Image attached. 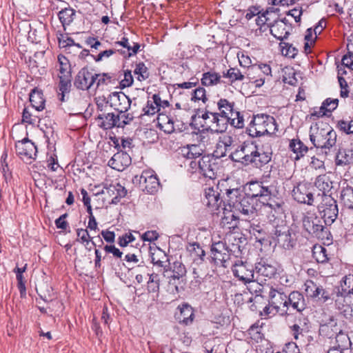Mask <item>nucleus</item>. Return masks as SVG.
I'll return each instance as SVG.
<instances>
[{
  "instance_id": "nucleus-23",
  "label": "nucleus",
  "mask_w": 353,
  "mask_h": 353,
  "mask_svg": "<svg viewBox=\"0 0 353 353\" xmlns=\"http://www.w3.org/2000/svg\"><path fill=\"white\" fill-rule=\"evenodd\" d=\"M240 199L234 209L246 216L254 214L256 208L254 207L253 199L245 194Z\"/></svg>"
},
{
  "instance_id": "nucleus-9",
  "label": "nucleus",
  "mask_w": 353,
  "mask_h": 353,
  "mask_svg": "<svg viewBox=\"0 0 353 353\" xmlns=\"http://www.w3.org/2000/svg\"><path fill=\"white\" fill-rule=\"evenodd\" d=\"M319 208L320 212L323 214L324 223L325 225L333 223L339 212L336 201L330 196L324 194Z\"/></svg>"
},
{
  "instance_id": "nucleus-46",
  "label": "nucleus",
  "mask_w": 353,
  "mask_h": 353,
  "mask_svg": "<svg viewBox=\"0 0 353 353\" xmlns=\"http://www.w3.org/2000/svg\"><path fill=\"white\" fill-rule=\"evenodd\" d=\"M315 186L325 194V192H328L331 188V182L329 177L325 174L318 176L314 182Z\"/></svg>"
},
{
  "instance_id": "nucleus-54",
  "label": "nucleus",
  "mask_w": 353,
  "mask_h": 353,
  "mask_svg": "<svg viewBox=\"0 0 353 353\" xmlns=\"http://www.w3.org/2000/svg\"><path fill=\"white\" fill-rule=\"evenodd\" d=\"M221 224L223 227H227L230 229L234 228L236 225V217L233 213H228V215H225L221 221Z\"/></svg>"
},
{
  "instance_id": "nucleus-13",
  "label": "nucleus",
  "mask_w": 353,
  "mask_h": 353,
  "mask_svg": "<svg viewBox=\"0 0 353 353\" xmlns=\"http://www.w3.org/2000/svg\"><path fill=\"white\" fill-rule=\"evenodd\" d=\"M212 259L215 263L227 267L226 263L230 258V251L226 243L223 241L214 243L211 247Z\"/></svg>"
},
{
  "instance_id": "nucleus-51",
  "label": "nucleus",
  "mask_w": 353,
  "mask_h": 353,
  "mask_svg": "<svg viewBox=\"0 0 353 353\" xmlns=\"http://www.w3.org/2000/svg\"><path fill=\"white\" fill-rule=\"evenodd\" d=\"M313 256L318 263H325L328 260L327 250L322 246L314 248Z\"/></svg>"
},
{
  "instance_id": "nucleus-35",
  "label": "nucleus",
  "mask_w": 353,
  "mask_h": 353,
  "mask_svg": "<svg viewBox=\"0 0 353 353\" xmlns=\"http://www.w3.org/2000/svg\"><path fill=\"white\" fill-rule=\"evenodd\" d=\"M157 120L159 127L165 133L170 134L174 132V120L171 117L164 114H159Z\"/></svg>"
},
{
  "instance_id": "nucleus-27",
  "label": "nucleus",
  "mask_w": 353,
  "mask_h": 353,
  "mask_svg": "<svg viewBox=\"0 0 353 353\" xmlns=\"http://www.w3.org/2000/svg\"><path fill=\"white\" fill-rule=\"evenodd\" d=\"M178 309L180 312L177 316L179 323L185 325L191 324L194 319L193 308L188 304H183Z\"/></svg>"
},
{
  "instance_id": "nucleus-2",
  "label": "nucleus",
  "mask_w": 353,
  "mask_h": 353,
  "mask_svg": "<svg viewBox=\"0 0 353 353\" xmlns=\"http://www.w3.org/2000/svg\"><path fill=\"white\" fill-rule=\"evenodd\" d=\"M336 133L327 123H316L310 127V139L317 148L330 150L336 142Z\"/></svg>"
},
{
  "instance_id": "nucleus-47",
  "label": "nucleus",
  "mask_w": 353,
  "mask_h": 353,
  "mask_svg": "<svg viewBox=\"0 0 353 353\" xmlns=\"http://www.w3.org/2000/svg\"><path fill=\"white\" fill-rule=\"evenodd\" d=\"M223 77L229 79L231 83L243 81L245 78V75L236 68H230L225 73H223Z\"/></svg>"
},
{
  "instance_id": "nucleus-61",
  "label": "nucleus",
  "mask_w": 353,
  "mask_h": 353,
  "mask_svg": "<svg viewBox=\"0 0 353 353\" xmlns=\"http://www.w3.org/2000/svg\"><path fill=\"white\" fill-rule=\"evenodd\" d=\"M133 77L130 70L124 72V78L121 81V86L126 88L132 85L133 83Z\"/></svg>"
},
{
  "instance_id": "nucleus-28",
  "label": "nucleus",
  "mask_w": 353,
  "mask_h": 353,
  "mask_svg": "<svg viewBox=\"0 0 353 353\" xmlns=\"http://www.w3.org/2000/svg\"><path fill=\"white\" fill-rule=\"evenodd\" d=\"M255 270L257 274L268 278L274 276L277 271L274 265L265 261H261L256 263Z\"/></svg>"
},
{
  "instance_id": "nucleus-63",
  "label": "nucleus",
  "mask_w": 353,
  "mask_h": 353,
  "mask_svg": "<svg viewBox=\"0 0 353 353\" xmlns=\"http://www.w3.org/2000/svg\"><path fill=\"white\" fill-rule=\"evenodd\" d=\"M239 62L241 66L247 68L249 67L252 64V61L250 57L242 52L241 54H238Z\"/></svg>"
},
{
  "instance_id": "nucleus-56",
  "label": "nucleus",
  "mask_w": 353,
  "mask_h": 353,
  "mask_svg": "<svg viewBox=\"0 0 353 353\" xmlns=\"http://www.w3.org/2000/svg\"><path fill=\"white\" fill-rule=\"evenodd\" d=\"M192 100L194 101H201L203 103H205L207 97L205 88L199 87L195 89L192 96Z\"/></svg>"
},
{
  "instance_id": "nucleus-26",
  "label": "nucleus",
  "mask_w": 353,
  "mask_h": 353,
  "mask_svg": "<svg viewBox=\"0 0 353 353\" xmlns=\"http://www.w3.org/2000/svg\"><path fill=\"white\" fill-rule=\"evenodd\" d=\"M220 133L221 132H214L210 130H206L203 128V130L199 132V134L197 136V139L198 141L199 142V145L205 148H212L215 144L217 135H219Z\"/></svg>"
},
{
  "instance_id": "nucleus-4",
  "label": "nucleus",
  "mask_w": 353,
  "mask_h": 353,
  "mask_svg": "<svg viewBox=\"0 0 353 353\" xmlns=\"http://www.w3.org/2000/svg\"><path fill=\"white\" fill-rule=\"evenodd\" d=\"M194 121L203 129L214 132H224L228 128L225 119H221L217 112H211L207 108L197 113Z\"/></svg>"
},
{
  "instance_id": "nucleus-5",
  "label": "nucleus",
  "mask_w": 353,
  "mask_h": 353,
  "mask_svg": "<svg viewBox=\"0 0 353 353\" xmlns=\"http://www.w3.org/2000/svg\"><path fill=\"white\" fill-rule=\"evenodd\" d=\"M234 103L225 99H221L217 102L218 114L221 119H224L225 124L231 125L236 128H242L244 125L243 117L240 112L234 109Z\"/></svg>"
},
{
  "instance_id": "nucleus-16",
  "label": "nucleus",
  "mask_w": 353,
  "mask_h": 353,
  "mask_svg": "<svg viewBox=\"0 0 353 353\" xmlns=\"http://www.w3.org/2000/svg\"><path fill=\"white\" fill-rule=\"evenodd\" d=\"M111 107L119 112H127L130 108L132 101L123 92H113L110 96Z\"/></svg>"
},
{
  "instance_id": "nucleus-11",
  "label": "nucleus",
  "mask_w": 353,
  "mask_h": 353,
  "mask_svg": "<svg viewBox=\"0 0 353 353\" xmlns=\"http://www.w3.org/2000/svg\"><path fill=\"white\" fill-rule=\"evenodd\" d=\"M234 143V138L229 133L221 132L217 135L214 151L216 157H223L231 150Z\"/></svg>"
},
{
  "instance_id": "nucleus-45",
  "label": "nucleus",
  "mask_w": 353,
  "mask_h": 353,
  "mask_svg": "<svg viewBox=\"0 0 353 353\" xmlns=\"http://www.w3.org/2000/svg\"><path fill=\"white\" fill-rule=\"evenodd\" d=\"M341 293L353 296V274L345 276L341 282Z\"/></svg>"
},
{
  "instance_id": "nucleus-40",
  "label": "nucleus",
  "mask_w": 353,
  "mask_h": 353,
  "mask_svg": "<svg viewBox=\"0 0 353 353\" xmlns=\"http://www.w3.org/2000/svg\"><path fill=\"white\" fill-rule=\"evenodd\" d=\"M186 249L194 261H203L205 253L198 243H189Z\"/></svg>"
},
{
  "instance_id": "nucleus-21",
  "label": "nucleus",
  "mask_w": 353,
  "mask_h": 353,
  "mask_svg": "<svg viewBox=\"0 0 353 353\" xmlns=\"http://www.w3.org/2000/svg\"><path fill=\"white\" fill-rule=\"evenodd\" d=\"M131 163V158L127 152H118L108 161V165L112 169L123 171Z\"/></svg>"
},
{
  "instance_id": "nucleus-62",
  "label": "nucleus",
  "mask_w": 353,
  "mask_h": 353,
  "mask_svg": "<svg viewBox=\"0 0 353 353\" xmlns=\"http://www.w3.org/2000/svg\"><path fill=\"white\" fill-rule=\"evenodd\" d=\"M16 277L17 280V287L20 292L21 296L26 294V281L24 279L23 275L21 274H16Z\"/></svg>"
},
{
  "instance_id": "nucleus-15",
  "label": "nucleus",
  "mask_w": 353,
  "mask_h": 353,
  "mask_svg": "<svg viewBox=\"0 0 353 353\" xmlns=\"http://www.w3.org/2000/svg\"><path fill=\"white\" fill-rule=\"evenodd\" d=\"M292 196L297 202L309 205H313L314 197L306 183H299L294 188L292 192Z\"/></svg>"
},
{
  "instance_id": "nucleus-18",
  "label": "nucleus",
  "mask_w": 353,
  "mask_h": 353,
  "mask_svg": "<svg viewBox=\"0 0 353 353\" xmlns=\"http://www.w3.org/2000/svg\"><path fill=\"white\" fill-rule=\"evenodd\" d=\"M16 152L21 158L27 159H32L37 152V148L34 143L28 139H23L19 141L15 145Z\"/></svg>"
},
{
  "instance_id": "nucleus-6",
  "label": "nucleus",
  "mask_w": 353,
  "mask_h": 353,
  "mask_svg": "<svg viewBox=\"0 0 353 353\" xmlns=\"http://www.w3.org/2000/svg\"><path fill=\"white\" fill-rule=\"evenodd\" d=\"M232 272L234 276L244 284H250L249 290L251 288H256L255 292L261 291V285L255 282L254 279V270L253 265L242 260H236L232 265Z\"/></svg>"
},
{
  "instance_id": "nucleus-58",
  "label": "nucleus",
  "mask_w": 353,
  "mask_h": 353,
  "mask_svg": "<svg viewBox=\"0 0 353 353\" xmlns=\"http://www.w3.org/2000/svg\"><path fill=\"white\" fill-rule=\"evenodd\" d=\"M149 281L148 282V288H152V292H156L159 288V279L157 274H149Z\"/></svg>"
},
{
  "instance_id": "nucleus-12",
  "label": "nucleus",
  "mask_w": 353,
  "mask_h": 353,
  "mask_svg": "<svg viewBox=\"0 0 353 353\" xmlns=\"http://www.w3.org/2000/svg\"><path fill=\"white\" fill-rule=\"evenodd\" d=\"M94 78L96 72L93 70L83 68L78 72L74 85L78 89L88 90L94 86Z\"/></svg>"
},
{
  "instance_id": "nucleus-20",
  "label": "nucleus",
  "mask_w": 353,
  "mask_h": 353,
  "mask_svg": "<svg viewBox=\"0 0 353 353\" xmlns=\"http://www.w3.org/2000/svg\"><path fill=\"white\" fill-rule=\"evenodd\" d=\"M306 302L304 296L298 291H292L288 295V311L291 307L293 310L301 313L306 308Z\"/></svg>"
},
{
  "instance_id": "nucleus-50",
  "label": "nucleus",
  "mask_w": 353,
  "mask_h": 353,
  "mask_svg": "<svg viewBox=\"0 0 353 353\" xmlns=\"http://www.w3.org/2000/svg\"><path fill=\"white\" fill-rule=\"evenodd\" d=\"M134 73L135 75H137V79L139 81H145L150 77L148 68L143 62H139L136 64Z\"/></svg>"
},
{
  "instance_id": "nucleus-64",
  "label": "nucleus",
  "mask_w": 353,
  "mask_h": 353,
  "mask_svg": "<svg viewBox=\"0 0 353 353\" xmlns=\"http://www.w3.org/2000/svg\"><path fill=\"white\" fill-rule=\"evenodd\" d=\"M135 240V237L131 233H126L119 237V244L121 247L126 246L129 243Z\"/></svg>"
},
{
  "instance_id": "nucleus-25",
  "label": "nucleus",
  "mask_w": 353,
  "mask_h": 353,
  "mask_svg": "<svg viewBox=\"0 0 353 353\" xmlns=\"http://www.w3.org/2000/svg\"><path fill=\"white\" fill-rule=\"evenodd\" d=\"M186 274V270L181 262L176 261L173 263L172 270H168L163 272V276L169 279L170 284H175L174 282H172V281L179 280L181 278L183 277Z\"/></svg>"
},
{
  "instance_id": "nucleus-59",
  "label": "nucleus",
  "mask_w": 353,
  "mask_h": 353,
  "mask_svg": "<svg viewBox=\"0 0 353 353\" xmlns=\"http://www.w3.org/2000/svg\"><path fill=\"white\" fill-rule=\"evenodd\" d=\"M115 189L117 195L112 198V203H117L121 198L125 196L127 190L125 188L119 183H115Z\"/></svg>"
},
{
  "instance_id": "nucleus-7",
  "label": "nucleus",
  "mask_w": 353,
  "mask_h": 353,
  "mask_svg": "<svg viewBox=\"0 0 353 353\" xmlns=\"http://www.w3.org/2000/svg\"><path fill=\"white\" fill-rule=\"evenodd\" d=\"M324 222L321 218L315 214L307 212L303 219V226L310 234L318 239H328L330 234L327 228L324 226Z\"/></svg>"
},
{
  "instance_id": "nucleus-10",
  "label": "nucleus",
  "mask_w": 353,
  "mask_h": 353,
  "mask_svg": "<svg viewBox=\"0 0 353 353\" xmlns=\"http://www.w3.org/2000/svg\"><path fill=\"white\" fill-rule=\"evenodd\" d=\"M270 303L281 310V315L288 314V294L282 287L271 288L269 292Z\"/></svg>"
},
{
  "instance_id": "nucleus-34",
  "label": "nucleus",
  "mask_w": 353,
  "mask_h": 353,
  "mask_svg": "<svg viewBox=\"0 0 353 353\" xmlns=\"http://www.w3.org/2000/svg\"><path fill=\"white\" fill-rule=\"evenodd\" d=\"M202 152L203 149L201 148L200 145H187L181 149V154L188 159L200 157Z\"/></svg>"
},
{
  "instance_id": "nucleus-22",
  "label": "nucleus",
  "mask_w": 353,
  "mask_h": 353,
  "mask_svg": "<svg viewBox=\"0 0 353 353\" xmlns=\"http://www.w3.org/2000/svg\"><path fill=\"white\" fill-rule=\"evenodd\" d=\"M285 19L277 21L270 27L271 34L279 40L286 39L290 34L292 27L285 23Z\"/></svg>"
},
{
  "instance_id": "nucleus-17",
  "label": "nucleus",
  "mask_w": 353,
  "mask_h": 353,
  "mask_svg": "<svg viewBox=\"0 0 353 353\" xmlns=\"http://www.w3.org/2000/svg\"><path fill=\"white\" fill-rule=\"evenodd\" d=\"M248 196L252 199L260 197L267 201L271 196H274V192L272 186L265 187L262 185L261 183L253 182L250 183L249 185Z\"/></svg>"
},
{
  "instance_id": "nucleus-31",
  "label": "nucleus",
  "mask_w": 353,
  "mask_h": 353,
  "mask_svg": "<svg viewBox=\"0 0 353 353\" xmlns=\"http://www.w3.org/2000/svg\"><path fill=\"white\" fill-rule=\"evenodd\" d=\"M205 198L207 199V205L212 208H218L220 206L222 200L220 198V192L218 188L214 189L209 188L205 190Z\"/></svg>"
},
{
  "instance_id": "nucleus-60",
  "label": "nucleus",
  "mask_w": 353,
  "mask_h": 353,
  "mask_svg": "<svg viewBox=\"0 0 353 353\" xmlns=\"http://www.w3.org/2000/svg\"><path fill=\"white\" fill-rule=\"evenodd\" d=\"M77 234L79 240L82 243H86L88 244L90 242V236L89 235V233L87 230L85 229H77Z\"/></svg>"
},
{
  "instance_id": "nucleus-32",
  "label": "nucleus",
  "mask_w": 353,
  "mask_h": 353,
  "mask_svg": "<svg viewBox=\"0 0 353 353\" xmlns=\"http://www.w3.org/2000/svg\"><path fill=\"white\" fill-rule=\"evenodd\" d=\"M336 165H345L353 163V148L340 149L336 157Z\"/></svg>"
},
{
  "instance_id": "nucleus-24",
  "label": "nucleus",
  "mask_w": 353,
  "mask_h": 353,
  "mask_svg": "<svg viewBox=\"0 0 353 353\" xmlns=\"http://www.w3.org/2000/svg\"><path fill=\"white\" fill-rule=\"evenodd\" d=\"M196 165H198L199 172L205 177L210 179L215 177L214 164H211L208 157H203L198 162L193 161L190 162V165L192 168H194Z\"/></svg>"
},
{
  "instance_id": "nucleus-3",
  "label": "nucleus",
  "mask_w": 353,
  "mask_h": 353,
  "mask_svg": "<svg viewBox=\"0 0 353 353\" xmlns=\"http://www.w3.org/2000/svg\"><path fill=\"white\" fill-rule=\"evenodd\" d=\"M274 118L270 115L259 114L254 116L246 129L248 134L252 137H261L265 134H274L277 130Z\"/></svg>"
},
{
  "instance_id": "nucleus-33",
  "label": "nucleus",
  "mask_w": 353,
  "mask_h": 353,
  "mask_svg": "<svg viewBox=\"0 0 353 353\" xmlns=\"http://www.w3.org/2000/svg\"><path fill=\"white\" fill-rule=\"evenodd\" d=\"M30 101L37 111L43 110L45 108V99L43 93L36 89L32 90L30 94Z\"/></svg>"
},
{
  "instance_id": "nucleus-55",
  "label": "nucleus",
  "mask_w": 353,
  "mask_h": 353,
  "mask_svg": "<svg viewBox=\"0 0 353 353\" xmlns=\"http://www.w3.org/2000/svg\"><path fill=\"white\" fill-rule=\"evenodd\" d=\"M261 316L265 318L272 316L276 315L277 313L281 314V310L276 307H274L269 302V304L263 307L262 311H259Z\"/></svg>"
},
{
  "instance_id": "nucleus-38",
  "label": "nucleus",
  "mask_w": 353,
  "mask_h": 353,
  "mask_svg": "<svg viewBox=\"0 0 353 353\" xmlns=\"http://www.w3.org/2000/svg\"><path fill=\"white\" fill-rule=\"evenodd\" d=\"M225 192L228 198L227 201L228 205L233 208L241 199L240 198L244 195L242 191L239 188L225 189ZM223 194H224V192H223Z\"/></svg>"
},
{
  "instance_id": "nucleus-52",
  "label": "nucleus",
  "mask_w": 353,
  "mask_h": 353,
  "mask_svg": "<svg viewBox=\"0 0 353 353\" xmlns=\"http://www.w3.org/2000/svg\"><path fill=\"white\" fill-rule=\"evenodd\" d=\"M282 54L284 56L294 58L297 53V50L292 44L285 42L280 43Z\"/></svg>"
},
{
  "instance_id": "nucleus-8",
  "label": "nucleus",
  "mask_w": 353,
  "mask_h": 353,
  "mask_svg": "<svg viewBox=\"0 0 353 353\" xmlns=\"http://www.w3.org/2000/svg\"><path fill=\"white\" fill-rule=\"evenodd\" d=\"M292 230L288 225L282 222V224L275 227L272 232V238L277 244L284 249H290L295 244V240L292 236Z\"/></svg>"
},
{
  "instance_id": "nucleus-37",
  "label": "nucleus",
  "mask_w": 353,
  "mask_h": 353,
  "mask_svg": "<svg viewBox=\"0 0 353 353\" xmlns=\"http://www.w3.org/2000/svg\"><path fill=\"white\" fill-rule=\"evenodd\" d=\"M221 76L215 72H206L202 75L201 84L204 86H213L221 82Z\"/></svg>"
},
{
  "instance_id": "nucleus-39",
  "label": "nucleus",
  "mask_w": 353,
  "mask_h": 353,
  "mask_svg": "<svg viewBox=\"0 0 353 353\" xmlns=\"http://www.w3.org/2000/svg\"><path fill=\"white\" fill-rule=\"evenodd\" d=\"M75 13V10L71 8H66L59 12V19L64 28L73 21Z\"/></svg>"
},
{
  "instance_id": "nucleus-57",
  "label": "nucleus",
  "mask_w": 353,
  "mask_h": 353,
  "mask_svg": "<svg viewBox=\"0 0 353 353\" xmlns=\"http://www.w3.org/2000/svg\"><path fill=\"white\" fill-rule=\"evenodd\" d=\"M94 88H98L101 85H107L110 82V77L107 74H97L94 78Z\"/></svg>"
},
{
  "instance_id": "nucleus-44",
  "label": "nucleus",
  "mask_w": 353,
  "mask_h": 353,
  "mask_svg": "<svg viewBox=\"0 0 353 353\" xmlns=\"http://www.w3.org/2000/svg\"><path fill=\"white\" fill-rule=\"evenodd\" d=\"M352 299V296L339 292L335 298V304L339 310H342L345 307H350L353 303Z\"/></svg>"
},
{
  "instance_id": "nucleus-30",
  "label": "nucleus",
  "mask_w": 353,
  "mask_h": 353,
  "mask_svg": "<svg viewBox=\"0 0 353 353\" xmlns=\"http://www.w3.org/2000/svg\"><path fill=\"white\" fill-rule=\"evenodd\" d=\"M99 125L105 130L117 126V115L114 113L101 114L97 118Z\"/></svg>"
},
{
  "instance_id": "nucleus-14",
  "label": "nucleus",
  "mask_w": 353,
  "mask_h": 353,
  "mask_svg": "<svg viewBox=\"0 0 353 353\" xmlns=\"http://www.w3.org/2000/svg\"><path fill=\"white\" fill-rule=\"evenodd\" d=\"M139 183L143 190L150 194H154L159 190L160 183L154 171L143 170L139 178Z\"/></svg>"
},
{
  "instance_id": "nucleus-48",
  "label": "nucleus",
  "mask_w": 353,
  "mask_h": 353,
  "mask_svg": "<svg viewBox=\"0 0 353 353\" xmlns=\"http://www.w3.org/2000/svg\"><path fill=\"white\" fill-rule=\"evenodd\" d=\"M343 205L350 209H353V188L347 187L343 189L341 194Z\"/></svg>"
},
{
  "instance_id": "nucleus-1",
  "label": "nucleus",
  "mask_w": 353,
  "mask_h": 353,
  "mask_svg": "<svg viewBox=\"0 0 353 353\" xmlns=\"http://www.w3.org/2000/svg\"><path fill=\"white\" fill-rule=\"evenodd\" d=\"M272 154L270 150L259 148L254 141H245L230 152L229 157L242 165L260 168L271 161Z\"/></svg>"
},
{
  "instance_id": "nucleus-53",
  "label": "nucleus",
  "mask_w": 353,
  "mask_h": 353,
  "mask_svg": "<svg viewBox=\"0 0 353 353\" xmlns=\"http://www.w3.org/2000/svg\"><path fill=\"white\" fill-rule=\"evenodd\" d=\"M134 117L129 113L119 112V114L117 115V123L118 128H123L125 125L128 124L132 121Z\"/></svg>"
},
{
  "instance_id": "nucleus-42",
  "label": "nucleus",
  "mask_w": 353,
  "mask_h": 353,
  "mask_svg": "<svg viewBox=\"0 0 353 353\" xmlns=\"http://www.w3.org/2000/svg\"><path fill=\"white\" fill-rule=\"evenodd\" d=\"M290 150L296 154L295 159H299L303 157L308 150L306 145L300 140L292 139L290 143Z\"/></svg>"
},
{
  "instance_id": "nucleus-29",
  "label": "nucleus",
  "mask_w": 353,
  "mask_h": 353,
  "mask_svg": "<svg viewBox=\"0 0 353 353\" xmlns=\"http://www.w3.org/2000/svg\"><path fill=\"white\" fill-rule=\"evenodd\" d=\"M161 104V99L158 94H154L151 99L148 100L146 105L143 108L144 114L154 115L160 111Z\"/></svg>"
},
{
  "instance_id": "nucleus-36",
  "label": "nucleus",
  "mask_w": 353,
  "mask_h": 353,
  "mask_svg": "<svg viewBox=\"0 0 353 353\" xmlns=\"http://www.w3.org/2000/svg\"><path fill=\"white\" fill-rule=\"evenodd\" d=\"M304 287L306 295L312 299L319 297L323 291V287L312 280H307L305 282Z\"/></svg>"
},
{
  "instance_id": "nucleus-43",
  "label": "nucleus",
  "mask_w": 353,
  "mask_h": 353,
  "mask_svg": "<svg viewBox=\"0 0 353 353\" xmlns=\"http://www.w3.org/2000/svg\"><path fill=\"white\" fill-rule=\"evenodd\" d=\"M59 94L61 95L60 100L61 101H65V94H68L70 91L71 87V77L68 76H59Z\"/></svg>"
},
{
  "instance_id": "nucleus-19",
  "label": "nucleus",
  "mask_w": 353,
  "mask_h": 353,
  "mask_svg": "<svg viewBox=\"0 0 353 353\" xmlns=\"http://www.w3.org/2000/svg\"><path fill=\"white\" fill-rule=\"evenodd\" d=\"M320 332L325 334L328 338H332L335 336L337 341L339 340L347 341L348 337L344 334L341 330L338 327L337 323L334 319H330V321L324 325H321L320 327Z\"/></svg>"
},
{
  "instance_id": "nucleus-49",
  "label": "nucleus",
  "mask_w": 353,
  "mask_h": 353,
  "mask_svg": "<svg viewBox=\"0 0 353 353\" xmlns=\"http://www.w3.org/2000/svg\"><path fill=\"white\" fill-rule=\"evenodd\" d=\"M58 61L59 64V76L71 77L70 65L68 59L63 55H59L58 57Z\"/></svg>"
},
{
  "instance_id": "nucleus-41",
  "label": "nucleus",
  "mask_w": 353,
  "mask_h": 353,
  "mask_svg": "<svg viewBox=\"0 0 353 353\" xmlns=\"http://www.w3.org/2000/svg\"><path fill=\"white\" fill-rule=\"evenodd\" d=\"M338 102V99H327L322 103V105L319 111L313 113V114L316 115L318 117H322L323 115H325L326 112H331L337 108Z\"/></svg>"
}]
</instances>
